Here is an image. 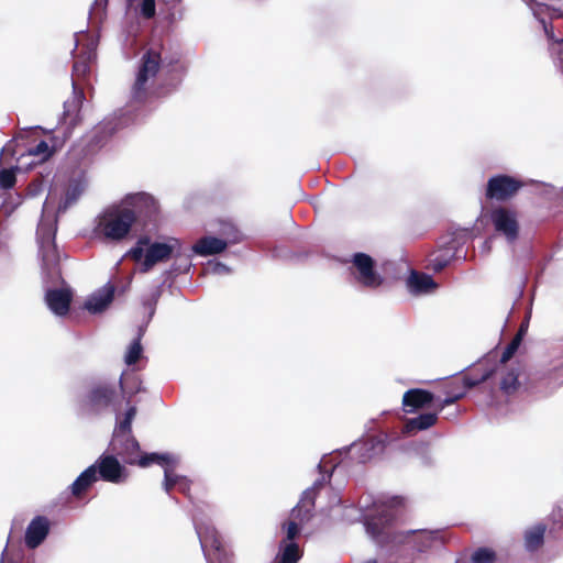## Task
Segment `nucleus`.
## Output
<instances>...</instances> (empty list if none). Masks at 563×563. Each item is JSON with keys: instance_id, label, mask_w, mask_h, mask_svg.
<instances>
[{"instance_id": "obj_1", "label": "nucleus", "mask_w": 563, "mask_h": 563, "mask_svg": "<svg viewBox=\"0 0 563 563\" xmlns=\"http://www.w3.org/2000/svg\"><path fill=\"white\" fill-rule=\"evenodd\" d=\"M164 45L150 47L141 58V65L132 88V97L136 101H144L147 93L148 80L156 77L161 66L167 63L172 66L178 63V57L163 56Z\"/></svg>"}, {"instance_id": "obj_2", "label": "nucleus", "mask_w": 563, "mask_h": 563, "mask_svg": "<svg viewBox=\"0 0 563 563\" xmlns=\"http://www.w3.org/2000/svg\"><path fill=\"white\" fill-rule=\"evenodd\" d=\"M134 223L135 214L130 208L114 207L100 216L97 232L107 240L122 241L129 235Z\"/></svg>"}, {"instance_id": "obj_3", "label": "nucleus", "mask_w": 563, "mask_h": 563, "mask_svg": "<svg viewBox=\"0 0 563 563\" xmlns=\"http://www.w3.org/2000/svg\"><path fill=\"white\" fill-rule=\"evenodd\" d=\"M120 395L114 385L97 383L92 385L81 400V409L89 415H99L109 408L118 410Z\"/></svg>"}, {"instance_id": "obj_4", "label": "nucleus", "mask_w": 563, "mask_h": 563, "mask_svg": "<svg viewBox=\"0 0 563 563\" xmlns=\"http://www.w3.org/2000/svg\"><path fill=\"white\" fill-rule=\"evenodd\" d=\"M485 372H489L487 380L490 378L497 379L498 389L505 396H514L521 388L520 377L523 373V366L517 364H503L494 363V368H488Z\"/></svg>"}, {"instance_id": "obj_5", "label": "nucleus", "mask_w": 563, "mask_h": 563, "mask_svg": "<svg viewBox=\"0 0 563 563\" xmlns=\"http://www.w3.org/2000/svg\"><path fill=\"white\" fill-rule=\"evenodd\" d=\"M197 533L203 553L210 562L230 563L232 554L225 549L222 538L214 527H200L197 529Z\"/></svg>"}, {"instance_id": "obj_6", "label": "nucleus", "mask_w": 563, "mask_h": 563, "mask_svg": "<svg viewBox=\"0 0 563 563\" xmlns=\"http://www.w3.org/2000/svg\"><path fill=\"white\" fill-rule=\"evenodd\" d=\"M490 222L495 231L503 235L509 243H514L519 238L520 225L518 213L515 209L507 207H497L490 211Z\"/></svg>"}, {"instance_id": "obj_7", "label": "nucleus", "mask_w": 563, "mask_h": 563, "mask_svg": "<svg viewBox=\"0 0 563 563\" xmlns=\"http://www.w3.org/2000/svg\"><path fill=\"white\" fill-rule=\"evenodd\" d=\"M130 205V210L135 214V223H140L143 229L157 224L159 206L154 197L141 192L131 198Z\"/></svg>"}, {"instance_id": "obj_8", "label": "nucleus", "mask_w": 563, "mask_h": 563, "mask_svg": "<svg viewBox=\"0 0 563 563\" xmlns=\"http://www.w3.org/2000/svg\"><path fill=\"white\" fill-rule=\"evenodd\" d=\"M525 186L523 181L509 175H496L488 179L486 198L497 201H507L515 197Z\"/></svg>"}, {"instance_id": "obj_9", "label": "nucleus", "mask_w": 563, "mask_h": 563, "mask_svg": "<svg viewBox=\"0 0 563 563\" xmlns=\"http://www.w3.org/2000/svg\"><path fill=\"white\" fill-rule=\"evenodd\" d=\"M489 372H485L479 378L454 377L443 385V399H438L439 411L462 399L470 388H473L487 380Z\"/></svg>"}, {"instance_id": "obj_10", "label": "nucleus", "mask_w": 563, "mask_h": 563, "mask_svg": "<svg viewBox=\"0 0 563 563\" xmlns=\"http://www.w3.org/2000/svg\"><path fill=\"white\" fill-rule=\"evenodd\" d=\"M352 269L357 283L366 288H377L383 284V277L376 272L375 262L368 254L355 253Z\"/></svg>"}, {"instance_id": "obj_11", "label": "nucleus", "mask_w": 563, "mask_h": 563, "mask_svg": "<svg viewBox=\"0 0 563 563\" xmlns=\"http://www.w3.org/2000/svg\"><path fill=\"white\" fill-rule=\"evenodd\" d=\"M181 246L176 238H169L167 242H151L145 251V258L142 262V272H150L156 264L167 262Z\"/></svg>"}, {"instance_id": "obj_12", "label": "nucleus", "mask_w": 563, "mask_h": 563, "mask_svg": "<svg viewBox=\"0 0 563 563\" xmlns=\"http://www.w3.org/2000/svg\"><path fill=\"white\" fill-rule=\"evenodd\" d=\"M90 467H96V475L104 482L120 484L128 477L125 467L114 454L100 455Z\"/></svg>"}, {"instance_id": "obj_13", "label": "nucleus", "mask_w": 563, "mask_h": 563, "mask_svg": "<svg viewBox=\"0 0 563 563\" xmlns=\"http://www.w3.org/2000/svg\"><path fill=\"white\" fill-rule=\"evenodd\" d=\"M111 451L121 456L123 462L130 465H136L140 459V443L133 434L122 435V438L112 437Z\"/></svg>"}, {"instance_id": "obj_14", "label": "nucleus", "mask_w": 563, "mask_h": 563, "mask_svg": "<svg viewBox=\"0 0 563 563\" xmlns=\"http://www.w3.org/2000/svg\"><path fill=\"white\" fill-rule=\"evenodd\" d=\"M435 400L433 393L422 388H410L402 395L401 406L406 413H413L418 410L429 408Z\"/></svg>"}, {"instance_id": "obj_15", "label": "nucleus", "mask_w": 563, "mask_h": 563, "mask_svg": "<svg viewBox=\"0 0 563 563\" xmlns=\"http://www.w3.org/2000/svg\"><path fill=\"white\" fill-rule=\"evenodd\" d=\"M74 96L71 99L64 102L63 121L68 125V130L74 129L80 123L81 117L80 111L85 100V93L82 89H78L76 82H73Z\"/></svg>"}, {"instance_id": "obj_16", "label": "nucleus", "mask_w": 563, "mask_h": 563, "mask_svg": "<svg viewBox=\"0 0 563 563\" xmlns=\"http://www.w3.org/2000/svg\"><path fill=\"white\" fill-rule=\"evenodd\" d=\"M393 519V516L380 514L377 517H372L366 520V532L377 544L383 547L391 542L393 539L390 533L387 531V525L390 523Z\"/></svg>"}, {"instance_id": "obj_17", "label": "nucleus", "mask_w": 563, "mask_h": 563, "mask_svg": "<svg viewBox=\"0 0 563 563\" xmlns=\"http://www.w3.org/2000/svg\"><path fill=\"white\" fill-rule=\"evenodd\" d=\"M49 532V520L44 516H36L29 523L25 531V545L29 549L37 548Z\"/></svg>"}, {"instance_id": "obj_18", "label": "nucleus", "mask_w": 563, "mask_h": 563, "mask_svg": "<svg viewBox=\"0 0 563 563\" xmlns=\"http://www.w3.org/2000/svg\"><path fill=\"white\" fill-rule=\"evenodd\" d=\"M73 295L68 289H49L45 300L48 308L57 316H66L69 311Z\"/></svg>"}, {"instance_id": "obj_19", "label": "nucleus", "mask_w": 563, "mask_h": 563, "mask_svg": "<svg viewBox=\"0 0 563 563\" xmlns=\"http://www.w3.org/2000/svg\"><path fill=\"white\" fill-rule=\"evenodd\" d=\"M117 124L114 121H102L97 124L90 134L88 147L93 151L102 147L115 133Z\"/></svg>"}, {"instance_id": "obj_20", "label": "nucleus", "mask_w": 563, "mask_h": 563, "mask_svg": "<svg viewBox=\"0 0 563 563\" xmlns=\"http://www.w3.org/2000/svg\"><path fill=\"white\" fill-rule=\"evenodd\" d=\"M439 405H437V410L434 412H424L420 413L417 417L407 419L404 423L402 431L407 434H412L418 431H424L433 427L438 422L439 415Z\"/></svg>"}, {"instance_id": "obj_21", "label": "nucleus", "mask_w": 563, "mask_h": 563, "mask_svg": "<svg viewBox=\"0 0 563 563\" xmlns=\"http://www.w3.org/2000/svg\"><path fill=\"white\" fill-rule=\"evenodd\" d=\"M97 481L96 467H87L69 486L71 496L78 500L82 499Z\"/></svg>"}, {"instance_id": "obj_22", "label": "nucleus", "mask_w": 563, "mask_h": 563, "mask_svg": "<svg viewBox=\"0 0 563 563\" xmlns=\"http://www.w3.org/2000/svg\"><path fill=\"white\" fill-rule=\"evenodd\" d=\"M227 245V242L222 239L203 236L192 245V251L201 256L216 255L223 252Z\"/></svg>"}, {"instance_id": "obj_23", "label": "nucleus", "mask_w": 563, "mask_h": 563, "mask_svg": "<svg viewBox=\"0 0 563 563\" xmlns=\"http://www.w3.org/2000/svg\"><path fill=\"white\" fill-rule=\"evenodd\" d=\"M96 58V53L90 48L80 51L74 57L73 76L77 79H84L90 73V66Z\"/></svg>"}, {"instance_id": "obj_24", "label": "nucleus", "mask_w": 563, "mask_h": 563, "mask_svg": "<svg viewBox=\"0 0 563 563\" xmlns=\"http://www.w3.org/2000/svg\"><path fill=\"white\" fill-rule=\"evenodd\" d=\"M114 286L108 284L104 289L103 294L99 296H92L89 298L85 307L87 310H89L92 313L101 312L103 311L113 300L114 297Z\"/></svg>"}, {"instance_id": "obj_25", "label": "nucleus", "mask_w": 563, "mask_h": 563, "mask_svg": "<svg viewBox=\"0 0 563 563\" xmlns=\"http://www.w3.org/2000/svg\"><path fill=\"white\" fill-rule=\"evenodd\" d=\"M408 286L415 292H429L438 287L430 275L412 271L408 278Z\"/></svg>"}, {"instance_id": "obj_26", "label": "nucleus", "mask_w": 563, "mask_h": 563, "mask_svg": "<svg viewBox=\"0 0 563 563\" xmlns=\"http://www.w3.org/2000/svg\"><path fill=\"white\" fill-rule=\"evenodd\" d=\"M547 526L538 523L525 532V547L528 551L533 552L540 549L544 543V534Z\"/></svg>"}, {"instance_id": "obj_27", "label": "nucleus", "mask_w": 563, "mask_h": 563, "mask_svg": "<svg viewBox=\"0 0 563 563\" xmlns=\"http://www.w3.org/2000/svg\"><path fill=\"white\" fill-rule=\"evenodd\" d=\"M454 254L450 250H440L429 255L426 268L434 273L442 272L452 261Z\"/></svg>"}, {"instance_id": "obj_28", "label": "nucleus", "mask_w": 563, "mask_h": 563, "mask_svg": "<svg viewBox=\"0 0 563 563\" xmlns=\"http://www.w3.org/2000/svg\"><path fill=\"white\" fill-rule=\"evenodd\" d=\"M51 142L52 144L49 145L46 141H40L35 146L27 150V154L31 156H38L41 162L47 161L63 145L57 142L56 137H52Z\"/></svg>"}, {"instance_id": "obj_29", "label": "nucleus", "mask_w": 563, "mask_h": 563, "mask_svg": "<svg viewBox=\"0 0 563 563\" xmlns=\"http://www.w3.org/2000/svg\"><path fill=\"white\" fill-rule=\"evenodd\" d=\"M153 463H156L165 468V467L174 466L176 463V460L173 455H170L168 453H163V454L145 453L140 456L136 465H139L141 467H147Z\"/></svg>"}, {"instance_id": "obj_30", "label": "nucleus", "mask_w": 563, "mask_h": 563, "mask_svg": "<svg viewBox=\"0 0 563 563\" xmlns=\"http://www.w3.org/2000/svg\"><path fill=\"white\" fill-rule=\"evenodd\" d=\"M120 389L122 394H128L132 397L143 390L141 378L134 373H122L119 380Z\"/></svg>"}, {"instance_id": "obj_31", "label": "nucleus", "mask_w": 563, "mask_h": 563, "mask_svg": "<svg viewBox=\"0 0 563 563\" xmlns=\"http://www.w3.org/2000/svg\"><path fill=\"white\" fill-rule=\"evenodd\" d=\"M164 475V487L167 493H169L176 486H179V489L181 490H185L187 487L186 479L175 474L172 470V466L165 467Z\"/></svg>"}, {"instance_id": "obj_32", "label": "nucleus", "mask_w": 563, "mask_h": 563, "mask_svg": "<svg viewBox=\"0 0 563 563\" xmlns=\"http://www.w3.org/2000/svg\"><path fill=\"white\" fill-rule=\"evenodd\" d=\"M299 545L295 542L287 543L277 563H298L301 558Z\"/></svg>"}, {"instance_id": "obj_33", "label": "nucleus", "mask_w": 563, "mask_h": 563, "mask_svg": "<svg viewBox=\"0 0 563 563\" xmlns=\"http://www.w3.org/2000/svg\"><path fill=\"white\" fill-rule=\"evenodd\" d=\"M143 347L141 344V334L130 344L125 356L124 362L126 365H134L139 362V360L142 357Z\"/></svg>"}, {"instance_id": "obj_34", "label": "nucleus", "mask_w": 563, "mask_h": 563, "mask_svg": "<svg viewBox=\"0 0 563 563\" xmlns=\"http://www.w3.org/2000/svg\"><path fill=\"white\" fill-rule=\"evenodd\" d=\"M496 560V552L493 549L486 547L476 549L471 556L472 563H495Z\"/></svg>"}, {"instance_id": "obj_35", "label": "nucleus", "mask_w": 563, "mask_h": 563, "mask_svg": "<svg viewBox=\"0 0 563 563\" xmlns=\"http://www.w3.org/2000/svg\"><path fill=\"white\" fill-rule=\"evenodd\" d=\"M20 170L19 166L5 168L0 170V188L11 189L16 183V172Z\"/></svg>"}, {"instance_id": "obj_36", "label": "nucleus", "mask_w": 563, "mask_h": 563, "mask_svg": "<svg viewBox=\"0 0 563 563\" xmlns=\"http://www.w3.org/2000/svg\"><path fill=\"white\" fill-rule=\"evenodd\" d=\"M521 344V335L515 334L511 341L507 344L505 350L501 353V356L497 363L508 364V362L512 358V356L518 351Z\"/></svg>"}, {"instance_id": "obj_37", "label": "nucleus", "mask_w": 563, "mask_h": 563, "mask_svg": "<svg viewBox=\"0 0 563 563\" xmlns=\"http://www.w3.org/2000/svg\"><path fill=\"white\" fill-rule=\"evenodd\" d=\"M150 244V236L148 235H142L139 238L136 245L132 247L129 252V255L131 258L135 262L144 261L145 258V252L144 246L147 247Z\"/></svg>"}, {"instance_id": "obj_38", "label": "nucleus", "mask_w": 563, "mask_h": 563, "mask_svg": "<svg viewBox=\"0 0 563 563\" xmlns=\"http://www.w3.org/2000/svg\"><path fill=\"white\" fill-rule=\"evenodd\" d=\"M494 368V363L490 362V358H485L477 364H475L471 372L464 376H462L464 379L468 378H479L486 369Z\"/></svg>"}, {"instance_id": "obj_39", "label": "nucleus", "mask_w": 563, "mask_h": 563, "mask_svg": "<svg viewBox=\"0 0 563 563\" xmlns=\"http://www.w3.org/2000/svg\"><path fill=\"white\" fill-rule=\"evenodd\" d=\"M132 434V421L123 418L117 424L113 437L122 438V435Z\"/></svg>"}, {"instance_id": "obj_40", "label": "nucleus", "mask_w": 563, "mask_h": 563, "mask_svg": "<svg viewBox=\"0 0 563 563\" xmlns=\"http://www.w3.org/2000/svg\"><path fill=\"white\" fill-rule=\"evenodd\" d=\"M162 295L161 289L156 288L151 292V295L144 300V306L150 310V316L152 317L155 312V307L158 302V299Z\"/></svg>"}, {"instance_id": "obj_41", "label": "nucleus", "mask_w": 563, "mask_h": 563, "mask_svg": "<svg viewBox=\"0 0 563 563\" xmlns=\"http://www.w3.org/2000/svg\"><path fill=\"white\" fill-rule=\"evenodd\" d=\"M155 0H143L141 3V14L145 19H152L155 16Z\"/></svg>"}, {"instance_id": "obj_42", "label": "nucleus", "mask_w": 563, "mask_h": 563, "mask_svg": "<svg viewBox=\"0 0 563 563\" xmlns=\"http://www.w3.org/2000/svg\"><path fill=\"white\" fill-rule=\"evenodd\" d=\"M285 528L287 540L292 541L299 533V526L296 521H289Z\"/></svg>"}, {"instance_id": "obj_43", "label": "nucleus", "mask_w": 563, "mask_h": 563, "mask_svg": "<svg viewBox=\"0 0 563 563\" xmlns=\"http://www.w3.org/2000/svg\"><path fill=\"white\" fill-rule=\"evenodd\" d=\"M542 24H543V29H544L548 40L553 41L556 44L563 45V37L562 38L555 37L554 31H553V25L548 24L544 20H542Z\"/></svg>"}, {"instance_id": "obj_44", "label": "nucleus", "mask_w": 563, "mask_h": 563, "mask_svg": "<svg viewBox=\"0 0 563 563\" xmlns=\"http://www.w3.org/2000/svg\"><path fill=\"white\" fill-rule=\"evenodd\" d=\"M15 142L10 140L1 150V156L7 159L8 157H13L15 155Z\"/></svg>"}, {"instance_id": "obj_45", "label": "nucleus", "mask_w": 563, "mask_h": 563, "mask_svg": "<svg viewBox=\"0 0 563 563\" xmlns=\"http://www.w3.org/2000/svg\"><path fill=\"white\" fill-rule=\"evenodd\" d=\"M389 508H398L405 506V498L401 496H393L386 503Z\"/></svg>"}, {"instance_id": "obj_46", "label": "nucleus", "mask_w": 563, "mask_h": 563, "mask_svg": "<svg viewBox=\"0 0 563 563\" xmlns=\"http://www.w3.org/2000/svg\"><path fill=\"white\" fill-rule=\"evenodd\" d=\"M301 511H302V508H301L299 505H298V506H296V507L291 510V517H294L295 519H299V520H301V521H302V520L305 519V517H307V518H308V517L310 516V515H309V510H307V511H306L307 514H306L305 516H301Z\"/></svg>"}, {"instance_id": "obj_47", "label": "nucleus", "mask_w": 563, "mask_h": 563, "mask_svg": "<svg viewBox=\"0 0 563 563\" xmlns=\"http://www.w3.org/2000/svg\"><path fill=\"white\" fill-rule=\"evenodd\" d=\"M135 415H136V407L131 406V407H130V408H128V410L125 411L124 418H125V419H128V420L133 421V419L135 418Z\"/></svg>"}, {"instance_id": "obj_48", "label": "nucleus", "mask_w": 563, "mask_h": 563, "mask_svg": "<svg viewBox=\"0 0 563 563\" xmlns=\"http://www.w3.org/2000/svg\"><path fill=\"white\" fill-rule=\"evenodd\" d=\"M559 67H563V46L558 51Z\"/></svg>"}, {"instance_id": "obj_49", "label": "nucleus", "mask_w": 563, "mask_h": 563, "mask_svg": "<svg viewBox=\"0 0 563 563\" xmlns=\"http://www.w3.org/2000/svg\"><path fill=\"white\" fill-rule=\"evenodd\" d=\"M525 333H526V329L521 325L516 334H520L521 335V340H522Z\"/></svg>"}, {"instance_id": "obj_50", "label": "nucleus", "mask_w": 563, "mask_h": 563, "mask_svg": "<svg viewBox=\"0 0 563 563\" xmlns=\"http://www.w3.org/2000/svg\"><path fill=\"white\" fill-rule=\"evenodd\" d=\"M363 563H378V561L376 559H369L364 561Z\"/></svg>"}, {"instance_id": "obj_51", "label": "nucleus", "mask_w": 563, "mask_h": 563, "mask_svg": "<svg viewBox=\"0 0 563 563\" xmlns=\"http://www.w3.org/2000/svg\"><path fill=\"white\" fill-rule=\"evenodd\" d=\"M176 251H177V253L175 254V257H178V256H179V251H180V249H179V250H176Z\"/></svg>"}, {"instance_id": "obj_52", "label": "nucleus", "mask_w": 563, "mask_h": 563, "mask_svg": "<svg viewBox=\"0 0 563 563\" xmlns=\"http://www.w3.org/2000/svg\"><path fill=\"white\" fill-rule=\"evenodd\" d=\"M176 251H177V253L175 254V257H178V256H179V251H180V249H179V250H176Z\"/></svg>"}]
</instances>
